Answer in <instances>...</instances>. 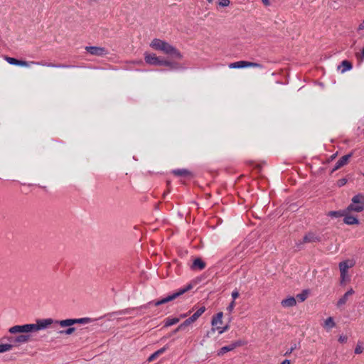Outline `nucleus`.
Here are the masks:
<instances>
[{"mask_svg":"<svg viewBox=\"0 0 364 364\" xmlns=\"http://www.w3.org/2000/svg\"><path fill=\"white\" fill-rule=\"evenodd\" d=\"M91 321L90 318H68L65 320H55L51 318L36 320L34 323L16 325L9 329L11 334L18 333L14 342L17 344H23L31 340V333L48 328L51 326L59 325L60 327L69 326L72 324H87Z\"/></svg>","mask_w":364,"mask_h":364,"instance_id":"obj_1","label":"nucleus"},{"mask_svg":"<svg viewBox=\"0 0 364 364\" xmlns=\"http://www.w3.org/2000/svg\"><path fill=\"white\" fill-rule=\"evenodd\" d=\"M150 46L156 50L162 52L163 53L169 55L176 59H181L182 55L181 53L172 45L166 41H162L159 38H154L150 43Z\"/></svg>","mask_w":364,"mask_h":364,"instance_id":"obj_2","label":"nucleus"},{"mask_svg":"<svg viewBox=\"0 0 364 364\" xmlns=\"http://www.w3.org/2000/svg\"><path fill=\"white\" fill-rule=\"evenodd\" d=\"M144 60L145 62L151 65H165L168 66L171 68H176V65L166 60H164L156 56V54L154 53H144Z\"/></svg>","mask_w":364,"mask_h":364,"instance_id":"obj_3","label":"nucleus"},{"mask_svg":"<svg viewBox=\"0 0 364 364\" xmlns=\"http://www.w3.org/2000/svg\"><path fill=\"white\" fill-rule=\"evenodd\" d=\"M191 289H192V285L191 284H188L186 287L178 289L176 292L172 293V294L166 296V297H164V298H163L161 299H159V300H157V301H150L149 303V305H154V306H159L161 304H166L167 302H169V301H171L174 300L175 299L178 298V296H180L181 295L183 294L184 293H186V291H188V290H190Z\"/></svg>","mask_w":364,"mask_h":364,"instance_id":"obj_4","label":"nucleus"},{"mask_svg":"<svg viewBox=\"0 0 364 364\" xmlns=\"http://www.w3.org/2000/svg\"><path fill=\"white\" fill-rule=\"evenodd\" d=\"M355 265V262L350 259H346L339 263V270L341 272V283L345 284L350 280L348 272V269Z\"/></svg>","mask_w":364,"mask_h":364,"instance_id":"obj_5","label":"nucleus"},{"mask_svg":"<svg viewBox=\"0 0 364 364\" xmlns=\"http://www.w3.org/2000/svg\"><path fill=\"white\" fill-rule=\"evenodd\" d=\"M348 212H361L364 209V195L358 194L353 197L352 203L346 208Z\"/></svg>","mask_w":364,"mask_h":364,"instance_id":"obj_6","label":"nucleus"},{"mask_svg":"<svg viewBox=\"0 0 364 364\" xmlns=\"http://www.w3.org/2000/svg\"><path fill=\"white\" fill-rule=\"evenodd\" d=\"M205 311V306L200 307L190 318L186 319L182 323H181L173 333H176L178 331L183 330L186 326L191 325L195 322Z\"/></svg>","mask_w":364,"mask_h":364,"instance_id":"obj_7","label":"nucleus"},{"mask_svg":"<svg viewBox=\"0 0 364 364\" xmlns=\"http://www.w3.org/2000/svg\"><path fill=\"white\" fill-rule=\"evenodd\" d=\"M85 50L93 55L104 56L108 54L107 50L102 47L87 46Z\"/></svg>","mask_w":364,"mask_h":364,"instance_id":"obj_8","label":"nucleus"},{"mask_svg":"<svg viewBox=\"0 0 364 364\" xmlns=\"http://www.w3.org/2000/svg\"><path fill=\"white\" fill-rule=\"evenodd\" d=\"M223 313L218 312L215 316H214L212 318L211 325H212V331H215L218 330V328L221 326L223 323Z\"/></svg>","mask_w":364,"mask_h":364,"instance_id":"obj_9","label":"nucleus"},{"mask_svg":"<svg viewBox=\"0 0 364 364\" xmlns=\"http://www.w3.org/2000/svg\"><path fill=\"white\" fill-rule=\"evenodd\" d=\"M352 156V154H349L347 155H345L342 156L336 164L335 167L333 168V171L338 170L344 165L347 164L348 162V160Z\"/></svg>","mask_w":364,"mask_h":364,"instance_id":"obj_10","label":"nucleus"},{"mask_svg":"<svg viewBox=\"0 0 364 364\" xmlns=\"http://www.w3.org/2000/svg\"><path fill=\"white\" fill-rule=\"evenodd\" d=\"M320 237L314 232H308L303 238V242H316L320 241Z\"/></svg>","mask_w":364,"mask_h":364,"instance_id":"obj_11","label":"nucleus"},{"mask_svg":"<svg viewBox=\"0 0 364 364\" xmlns=\"http://www.w3.org/2000/svg\"><path fill=\"white\" fill-rule=\"evenodd\" d=\"M354 293H355L354 290L352 288H350L344 294V295L338 299V301L337 302V306H341L344 305L347 302L348 297L350 296L353 295Z\"/></svg>","mask_w":364,"mask_h":364,"instance_id":"obj_12","label":"nucleus"},{"mask_svg":"<svg viewBox=\"0 0 364 364\" xmlns=\"http://www.w3.org/2000/svg\"><path fill=\"white\" fill-rule=\"evenodd\" d=\"M349 212H346L345 215H343V222L347 225H358L359 224L358 219L353 215H348Z\"/></svg>","mask_w":364,"mask_h":364,"instance_id":"obj_13","label":"nucleus"},{"mask_svg":"<svg viewBox=\"0 0 364 364\" xmlns=\"http://www.w3.org/2000/svg\"><path fill=\"white\" fill-rule=\"evenodd\" d=\"M281 304L284 308L293 307L296 305V298L293 296H289L287 299H283L281 301Z\"/></svg>","mask_w":364,"mask_h":364,"instance_id":"obj_14","label":"nucleus"},{"mask_svg":"<svg viewBox=\"0 0 364 364\" xmlns=\"http://www.w3.org/2000/svg\"><path fill=\"white\" fill-rule=\"evenodd\" d=\"M322 326L327 331L331 330L333 328L336 326V322L334 321L333 318L330 316L325 319L323 323H322Z\"/></svg>","mask_w":364,"mask_h":364,"instance_id":"obj_15","label":"nucleus"},{"mask_svg":"<svg viewBox=\"0 0 364 364\" xmlns=\"http://www.w3.org/2000/svg\"><path fill=\"white\" fill-rule=\"evenodd\" d=\"M205 267V263L200 258L196 259L193 264L191 266V268L193 269H197V270H202Z\"/></svg>","mask_w":364,"mask_h":364,"instance_id":"obj_16","label":"nucleus"},{"mask_svg":"<svg viewBox=\"0 0 364 364\" xmlns=\"http://www.w3.org/2000/svg\"><path fill=\"white\" fill-rule=\"evenodd\" d=\"M237 347V345L235 343L230 344L227 346H224L221 348L217 353L218 356H221L226 353L227 352L231 351L233 349H235Z\"/></svg>","mask_w":364,"mask_h":364,"instance_id":"obj_17","label":"nucleus"},{"mask_svg":"<svg viewBox=\"0 0 364 364\" xmlns=\"http://www.w3.org/2000/svg\"><path fill=\"white\" fill-rule=\"evenodd\" d=\"M247 61H237L232 63H230L229 65L230 68H247Z\"/></svg>","mask_w":364,"mask_h":364,"instance_id":"obj_18","label":"nucleus"},{"mask_svg":"<svg viewBox=\"0 0 364 364\" xmlns=\"http://www.w3.org/2000/svg\"><path fill=\"white\" fill-rule=\"evenodd\" d=\"M346 212H348L347 209L338 211H330L328 213L327 215L332 218H340L343 217V215L346 214Z\"/></svg>","mask_w":364,"mask_h":364,"instance_id":"obj_19","label":"nucleus"},{"mask_svg":"<svg viewBox=\"0 0 364 364\" xmlns=\"http://www.w3.org/2000/svg\"><path fill=\"white\" fill-rule=\"evenodd\" d=\"M179 321H180V318H167L165 320L164 326L165 327L171 326L172 325H174V324L178 323Z\"/></svg>","mask_w":364,"mask_h":364,"instance_id":"obj_20","label":"nucleus"},{"mask_svg":"<svg viewBox=\"0 0 364 364\" xmlns=\"http://www.w3.org/2000/svg\"><path fill=\"white\" fill-rule=\"evenodd\" d=\"M309 296V291L304 290L301 293L298 294L296 296V300L297 299L300 302L304 301Z\"/></svg>","mask_w":364,"mask_h":364,"instance_id":"obj_21","label":"nucleus"},{"mask_svg":"<svg viewBox=\"0 0 364 364\" xmlns=\"http://www.w3.org/2000/svg\"><path fill=\"white\" fill-rule=\"evenodd\" d=\"M173 173L176 176H186L190 174V172L186 169H176L173 171Z\"/></svg>","mask_w":364,"mask_h":364,"instance_id":"obj_22","label":"nucleus"},{"mask_svg":"<svg viewBox=\"0 0 364 364\" xmlns=\"http://www.w3.org/2000/svg\"><path fill=\"white\" fill-rule=\"evenodd\" d=\"M364 350V343L361 341H358L356 344L355 348V354H360Z\"/></svg>","mask_w":364,"mask_h":364,"instance_id":"obj_23","label":"nucleus"},{"mask_svg":"<svg viewBox=\"0 0 364 364\" xmlns=\"http://www.w3.org/2000/svg\"><path fill=\"white\" fill-rule=\"evenodd\" d=\"M13 346L11 344L5 343L0 344V353L9 351L12 349Z\"/></svg>","mask_w":364,"mask_h":364,"instance_id":"obj_24","label":"nucleus"},{"mask_svg":"<svg viewBox=\"0 0 364 364\" xmlns=\"http://www.w3.org/2000/svg\"><path fill=\"white\" fill-rule=\"evenodd\" d=\"M73 324L69 326H67L68 328L65 331H59V333L60 334H65V335H70L72 334L75 331V328L74 327H72ZM65 326H64L63 328H65Z\"/></svg>","mask_w":364,"mask_h":364,"instance_id":"obj_25","label":"nucleus"},{"mask_svg":"<svg viewBox=\"0 0 364 364\" xmlns=\"http://www.w3.org/2000/svg\"><path fill=\"white\" fill-rule=\"evenodd\" d=\"M32 64L38 65V64H40V63L34 62V61L27 62V61H23V60H18L17 65L23 66V67H28V66H30V65H32Z\"/></svg>","mask_w":364,"mask_h":364,"instance_id":"obj_26","label":"nucleus"},{"mask_svg":"<svg viewBox=\"0 0 364 364\" xmlns=\"http://www.w3.org/2000/svg\"><path fill=\"white\" fill-rule=\"evenodd\" d=\"M341 66L343 67V70L341 71L342 73L350 70L352 68L351 64L347 60H343L342 62Z\"/></svg>","mask_w":364,"mask_h":364,"instance_id":"obj_27","label":"nucleus"},{"mask_svg":"<svg viewBox=\"0 0 364 364\" xmlns=\"http://www.w3.org/2000/svg\"><path fill=\"white\" fill-rule=\"evenodd\" d=\"M6 60L11 65H18V60L16 58H11V57H6Z\"/></svg>","mask_w":364,"mask_h":364,"instance_id":"obj_28","label":"nucleus"},{"mask_svg":"<svg viewBox=\"0 0 364 364\" xmlns=\"http://www.w3.org/2000/svg\"><path fill=\"white\" fill-rule=\"evenodd\" d=\"M230 0H219L218 1V5L221 7H227L230 5Z\"/></svg>","mask_w":364,"mask_h":364,"instance_id":"obj_29","label":"nucleus"},{"mask_svg":"<svg viewBox=\"0 0 364 364\" xmlns=\"http://www.w3.org/2000/svg\"><path fill=\"white\" fill-rule=\"evenodd\" d=\"M235 307V301H232L230 302V304L228 305V306L227 307V311L230 314H231V313L233 312Z\"/></svg>","mask_w":364,"mask_h":364,"instance_id":"obj_30","label":"nucleus"},{"mask_svg":"<svg viewBox=\"0 0 364 364\" xmlns=\"http://www.w3.org/2000/svg\"><path fill=\"white\" fill-rule=\"evenodd\" d=\"M338 340L341 343H346L348 341V337L347 336L342 334L338 336Z\"/></svg>","mask_w":364,"mask_h":364,"instance_id":"obj_31","label":"nucleus"},{"mask_svg":"<svg viewBox=\"0 0 364 364\" xmlns=\"http://www.w3.org/2000/svg\"><path fill=\"white\" fill-rule=\"evenodd\" d=\"M228 328H229V326L228 325L225 326H223V327L220 326L218 328L217 331L218 332V333L222 334L224 332L227 331L228 330Z\"/></svg>","mask_w":364,"mask_h":364,"instance_id":"obj_32","label":"nucleus"},{"mask_svg":"<svg viewBox=\"0 0 364 364\" xmlns=\"http://www.w3.org/2000/svg\"><path fill=\"white\" fill-rule=\"evenodd\" d=\"M239 295H240V294H239L238 290H237V289H235V290L232 292V294H231V296H232V301H235V299H236L237 298H238Z\"/></svg>","mask_w":364,"mask_h":364,"instance_id":"obj_33","label":"nucleus"},{"mask_svg":"<svg viewBox=\"0 0 364 364\" xmlns=\"http://www.w3.org/2000/svg\"><path fill=\"white\" fill-rule=\"evenodd\" d=\"M247 68L252 67V68H261V65L257 63H251L247 61Z\"/></svg>","mask_w":364,"mask_h":364,"instance_id":"obj_34","label":"nucleus"},{"mask_svg":"<svg viewBox=\"0 0 364 364\" xmlns=\"http://www.w3.org/2000/svg\"><path fill=\"white\" fill-rule=\"evenodd\" d=\"M159 355L157 354L156 352H154L153 354H151L149 358H148V361L149 362H151L153 360H154L157 357H159Z\"/></svg>","mask_w":364,"mask_h":364,"instance_id":"obj_35","label":"nucleus"},{"mask_svg":"<svg viewBox=\"0 0 364 364\" xmlns=\"http://www.w3.org/2000/svg\"><path fill=\"white\" fill-rule=\"evenodd\" d=\"M167 349V347H164V348H160L159 350H156V352L157 353V354L159 355H161L162 353H164Z\"/></svg>","mask_w":364,"mask_h":364,"instance_id":"obj_36","label":"nucleus"},{"mask_svg":"<svg viewBox=\"0 0 364 364\" xmlns=\"http://www.w3.org/2000/svg\"><path fill=\"white\" fill-rule=\"evenodd\" d=\"M364 30V20L359 24L358 27V31Z\"/></svg>","mask_w":364,"mask_h":364,"instance_id":"obj_37","label":"nucleus"},{"mask_svg":"<svg viewBox=\"0 0 364 364\" xmlns=\"http://www.w3.org/2000/svg\"><path fill=\"white\" fill-rule=\"evenodd\" d=\"M262 2L263 3V4L264 6H269L270 5L269 0H262Z\"/></svg>","mask_w":364,"mask_h":364,"instance_id":"obj_38","label":"nucleus"},{"mask_svg":"<svg viewBox=\"0 0 364 364\" xmlns=\"http://www.w3.org/2000/svg\"><path fill=\"white\" fill-rule=\"evenodd\" d=\"M39 65H45V66H48V67H55V68H56V66H57V65H53V64H51V63H48V64H43V63H40V64H39Z\"/></svg>","mask_w":364,"mask_h":364,"instance_id":"obj_39","label":"nucleus"},{"mask_svg":"<svg viewBox=\"0 0 364 364\" xmlns=\"http://www.w3.org/2000/svg\"><path fill=\"white\" fill-rule=\"evenodd\" d=\"M346 183V179H342L339 181V186H343Z\"/></svg>","mask_w":364,"mask_h":364,"instance_id":"obj_40","label":"nucleus"},{"mask_svg":"<svg viewBox=\"0 0 364 364\" xmlns=\"http://www.w3.org/2000/svg\"><path fill=\"white\" fill-rule=\"evenodd\" d=\"M280 364H291L289 360H284Z\"/></svg>","mask_w":364,"mask_h":364,"instance_id":"obj_41","label":"nucleus"},{"mask_svg":"<svg viewBox=\"0 0 364 364\" xmlns=\"http://www.w3.org/2000/svg\"><path fill=\"white\" fill-rule=\"evenodd\" d=\"M69 66L68 65H59L58 66H56V68H68Z\"/></svg>","mask_w":364,"mask_h":364,"instance_id":"obj_42","label":"nucleus"},{"mask_svg":"<svg viewBox=\"0 0 364 364\" xmlns=\"http://www.w3.org/2000/svg\"><path fill=\"white\" fill-rule=\"evenodd\" d=\"M362 55H363V57H364V48L362 50Z\"/></svg>","mask_w":364,"mask_h":364,"instance_id":"obj_43","label":"nucleus"},{"mask_svg":"<svg viewBox=\"0 0 364 364\" xmlns=\"http://www.w3.org/2000/svg\"><path fill=\"white\" fill-rule=\"evenodd\" d=\"M186 314L181 315V318H184V317H186Z\"/></svg>","mask_w":364,"mask_h":364,"instance_id":"obj_44","label":"nucleus"},{"mask_svg":"<svg viewBox=\"0 0 364 364\" xmlns=\"http://www.w3.org/2000/svg\"><path fill=\"white\" fill-rule=\"evenodd\" d=\"M209 3H211L213 0H207Z\"/></svg>","mask_w":364,"mask_h":364,"instance_id":"obj_45","label":"nucleus"}]
</instances>
